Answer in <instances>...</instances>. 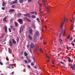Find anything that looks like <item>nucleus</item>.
<instances>
[{"label": "nucleus", "instance_id": "f257e3e1", "mask_svg": "<svg viewBox=\"0 0 75 75\" xmlns=\"http://www.w3.org/2000/svg\"><path fill=\"white\" fill-rule=\"evenodd\" d=\"M42 3H43L45 7L46 8L47 13H50V9L48 7L46 3H45V2L47 1L46 0H42Z\"/></svg>", "mask_w": 75, "mask_h": 75}, {"label": "nucleus", "instance_id": "f03ea898", "mask_svg": "<svg viewBox=\"0 0 75 75\" xmlns=\"http://www.w3.org/2000/svg\"><path fill=\"white\" fill-rule=\"evenodd\" d=\"M40 36V33L39 32L36 30L35 32V35L34 36V38L36 37H39Z\"/></svg>", "mask_w": 75, "mask_h": 75}, {"label": "nucleus", "instance_id": "7ed1b4c3", "mask_svg": "<svg viewBox=\"0 0 75 75\" xmlns=\"http://www.w3.org/2000/svg\"><path fill=\"white\" fill-rule=\"evenodd\" d=\"M33 30H32V29H31L30 28H29V33L30 34H31V35H33Z\"/></svg>", "mask_w": 75, "mask_h": 75}, {"label": "nucleus", "instance_id": "20e7f679", "mask_svg": "<svg viewBox=\"0 0 75 75\" xmlns=\"http://www.w3.org/2000/svg\"><path fill=\"white\" fill-rule=\"evenodd\" d=\"M24 16H25L26 17H28L29 18H30V14L29 13H26L24 15Z\"/></svg>", "mask_w": 75, "mask_h": 75}, {"label": "nucleus", "instance_id": "39448f33", "mask_svg": "<svg viewBox=\"0 0 75 75\" xmlns=\"http://www.w3.org/2000/svg\"><path fill=\"white\" fill-rule=\"evenodd\" d=\"M35 46L34 45V43H32L30 44V48H34Z\"/></svg>", "mask_w": 75, "mask_h": 75}, {"label": "nucleus", "instance_id": "423d86ee", "mask_svg": "<svg viewBox=\"0 0 75 75\" xmlns=\"http://www.w3.org/2000/svg\"><path fill=\"white\" fill-rule=\"evenodd\" d=\"M24 26H22L21 27L19 31L20 33H21V31H23V29H24Z\"/></svg>", "mask_w": 75, "mask_h": 75}, {"label": "nucleus", "instance_id": "0eeeda50", "mask_svg": "<svg viewBox=\"0 0 75 75\" xmlns=\"http://www.w3.org/2000/svg\"><path fill=\"white\" fill-rule=\"evenodd\" d=\"M18 21L21 24H23V20L21 19H18Z\"/></svg>", "mask_w": 75, "mask_h": 75}, {"label": "nucleus", "instance_id": "6e6552de", "mask_svg": "<svg viewBox=\"0 0 75 75\" xmlns=\"http://www.w3.org/2000/svg\"><path fill=\"white\" fill-rule=\"evenodd\" d=\"M24 20H26L27 21H29V22H31V20L29 19L28 18H27V17H25L24 18Z\"/></svg>", "mask_w": 75, "mask_h": 75}, {"label": "nucleus", "instance_id": "1a4fd4ad", "mask_svg": "<svg viewBox=\"0 0 75 75\" xmlns=\"http://www.w3.org/2000/svg\"><path fill=\"white\" fill-rule=\"evenodd\" d=\"M62 34H63V36H64V35H65V30L62 29Z\"/></svg>", "mask_w": 75, "mask_h": 75}, {"label": "nucleus", "instance_id": "9d476101", "mask_svg": "<svg viewBox=\"0 0 75 75\" xmlns=\"http://www.w3.org/2000/svg\"><path fill=\"white\" fill-rule=\"evenodd\" d=\"M28 38H29V39L30 40H33V38H32V37L31 36V35H29L28 36Z\"/></svg>", "mask_w": 75, "mask_h": 75}, {"label": "nucleus", "instance_id": "9b49d317", "mask_svg": "<svg viewBox=\"0 0 75 75\" xmlns=\"http://www.w3.org/2000/svg\"><path fill=\"white\" fill-rule=\"evenodd\" d=\"M7 16H5L3 19V21H4V22H7Z\"/></svg>", "mask_w": 75, "mask_h": 75}, {"label": "nucleus", "instance_id": "f8f14e48", "mask_svg": "<svg viewBox=\"0 0 75 75\" xmlns=\"http://www.w3.org/2000/svg\"><path fill=\"white\" fill-rule=\"evenodd\" d=\"M75 64H73V66L71 65V68L73 69V70H75Z\"/></svg>", "mask_w": 75, "mask_h": 75}, {"label": "nucleus", "instance_id": "ddd939ff", "mask_svg": "<svg viewBox=\"0 0 75 75\" xmlns=\"http://www.w3.org/2000/svg\"><path fill=\"white\" fill-rule=\"evenodd\" d=\"M64 24V22H62V23H60V27L61 28H62Z\"/></svg>", "mask_w": 75, "mask_h": 75}, {"label": "nucleus", "instance_id": "4468645a", "mask_svg": "<svg viewBox=\"0 0 75 75\" xmlns=\"http://www.w3.org/2000/svg\"><path fill=\"white\" fill-rule=\"evenodd\" d=\"M7 4V2H3L2 3V6H3V7L4 6H5V4Z\"/></svg>", "mask_w": 75, "mask_h": 75}, {"label": "nucleus", "instance_id": "2eb2a0df", "mask_svg": "<svg viewBox=\"0 0 75 75\" xmlns=\"http://www.w3.org/2000/svg\"><path fill=\"white\" fill-rule=\"evenodd\" d=\"M30 14H34L35 13V15H37V13L36 12H30Z\"/></svg>", "mask_w": 75, "mask_h": 75}, {"label": "nucleus", "instance_id": "dca6fc26", "mask_svg": "<svg viewBox=\"0 0 75 75\" xmlns=\"http://www.w3.org/2000/svg\"><path fill=\"white\" fill-rule=\"evenodd\" d=\"M9 45H10V47H12V45H13L12 44V43H11V40H10L9 41Z\"/></svg>", "mask_w": 75, "mask_h": 75}, {"label": "nucleus", "instance_id": "f3484780", "mask_svg": "<svg viewBox=\"0 0 75 75\" xmlns=\"http://www.w3.org/2000/svg\"><path fill=\"white\" fill-rule=\"evenodd\" d=\"M12 42L13 44H16V41H15V40H14V39H12Z\"/></svg>", "mask_w": 75, "mask_h": 75}, {"label": "nucleus", "instance_id": "a211bd4d", "mask_svg": "<svg viewBox=\"0 0 75 75\" xmlns=\"http://www.w3.org/2000/svg\"><path fill=\"white\" fill-rule=\"evenodd\" d=\"M31 27H32L34 29H35V26L34 25H33L31 26Z\"/></svg>", "mask_w": 75, "mask_h": 75}, {"label": "nucleus", "instance_id": "6ab92c4d", "mask_svg": "<svg viewBox=\"0 0 75 75\" xmlns=\"http://www.w3.org/2000/svg\"><path fill=\"white\" fill-rule=\"evenodd\" d=\"M15 3H17V0H16L13 2V4H15Z\"/></svg>", "mask_w": 75, "mask_h": 75}, {"label": "nucleus", "instance_id": "aec40b11", "mask_svg": "<svg viewBox=\"0 0 75 75\" xmlns=\"http://www.w3.org/2000/svg\"><path fill=\"white\" fill-rule=\"evenodd\" d=\"M9 12H12L13 11H14V9H10L9 10Z\"/></svg>", "mask_w": 75, "mask_h": 75}, {"label": "nucleus", "instance_id": "412c9836", "mask_svg": "<svg viewBox=\"0 0 75 75\" xmlns=\"http://www.w3.org/2000/svg\"><path fill=\"white\" fill-rule=\"evenodd\" d=\"M19 1L20 3H23L24 1V0H19Z\"/></svg>", "mask_w": 75, "mask_h": 75}, {"label": "nucleus", "instance_id": "4be33fe9", "mask_svg": "<svg viewBox=\"0 0 75 75\" xmlns=\"http://www.w3.org/2000/svg\"><path fill=\"white\" fill-rule=\"evenodd\" d=\"M15 24L16 27H17L18 26V23H17V22H15Z\"/></svg>", "mask_w": 75, "mask_h": 75}, {"label": "nucleus", "instance_id": "5701e85b", "mask_svg": "<svg viewBox=\"0 0 75 75\" xmlns=\"http://www.w3.org/2000/svg\"><path fill=\"white\" fill-rule=\"evenodd\" d=\"M64 21H65V22H66V21H67V18L66 17H64Z\"/></svg>", "mask_w": 75, "mask_h": 75}, {"label": "nucleus", "instance_id": "b1692460", "mask_svg": "<svg viewBox=\"0 0 75 75\" xmlns=\"http://www.w3.org/2000/svg\"><path fill=\"white\" fill-rule=\"evenodd\" d=\"M8 52L10 54H11V49L10 48L8 49Z\"/></svg>", "mask_w": 75, "mask_h": 75}, {"label": "nucleus", "instance_id": "393cba45", "mask_svg": "<svg viewBox=\"0 0 75 75\" xmlns=\"http://www.w3.org/2000/svg\"><path fill=\"white\" fill-rule=\"evenodd\" d=\"M24 55H25V57H27V55H28V54L27 52H25Z\"/></svg>", "mask_w": 75, "mask_h": 75}, {"label": "nucleus", "instance_id": "a878e982", "mask_svg": "<svg viewBox=\"0 0 75 75\" xmlns=\"http://www.w3.org/2000/svg\"><path fill=\"white\" fill-rule=\"evenodd\" d=\"M14 65H16V64H9V67H11V66H14Z\"/></svg>", "mask_w": 75, "mask_h": 75}, {"label": "nucleus", "instance_id": "bb28decb", "mask_svg": "<svg viewBox=\"0 0 75 75\" xmlns=\"http://www.w3.org/2000/svg\"><path fill=\"white\" fill-rule=\"evenodd\" d=\"M40 52H41V53H42L43 52L42 51V48L40 49Z\"/></svg>", "mask_w": 75, "mask_h": 75}, {"label": "nucleus", "instance_id": "cd10ccee", "mask_svg": "<svg viewBox=\"0 0 75 75\" xmlns=\"http://www.w3.org/2000/svg\"><path fill=\"white\" fill-rule=\"evenodd\" d=\"M5 31L6 33H7V26H6L5 27Z\"/></svg>", "mask_w": 75, "mask_h": 75}, {"label": "nucleus", "instance_id": "c85d7f7f", "mask_svg": "<svg viewBox=\"0 0 75 75\" xmlns=\"http://www.w3.org/2000/svg\"><path fill=\"white\" fill-rule=\"evenodd\" d=\"M68 59V61L69 62H71V58H69V57L67 58Z\"/></svg>", "mask_w": 75, "mask_h": 75}, {"label": "nucleus", "instance_id": "c756f323", "mask_svg": "<svg viewBox=\"0 0 75 75\" xmlns=\"http://www.w3.org/2000/svg\"><path fill=\"white\" fill-rule=\"evenodd\" d=\"M32 18H35V17H36V16L35 15H33L32 16Z\"/></svg>", "mask_w": 75, "mask_h": 75}, {"label": "nucleus", "instance_id": "7c9ffc66", "mask_svg": "<svg viewBox=\"0 0 75 75\" xmlns=\"http://www.w3.org/2000/svg\"><path fill=\"white\" fill-rule=\"evenodd\" d=\"M46 57L47 58L49 59L50 58V57H49V56H48V54H46Z\"/></svg>", "mask_w": 75, "mask_h": 75}, {"label": "nucleus", "instance_id": "2f4dec72", "mask_svg": "<svg viewBox=\"0 0 75 75\" xmlns=\"http://www.w3.org/2000/svg\"><path fill=\"white\" fill-rule=\"evenodd\" d=\"M19 38L18 37L16 39L17 42H18V41H19Z\"/></svg>", "mask_w": 75, "mask_h": 75}, {"label": "nucleus", "instance_id": "473e14b6", "mask_svg": "<svg viewBox=\"0 0 75 75\" xmlns=\"http://www.w3.org/2000/svg\"><path fill=\"white\" fill-rule=\"evenodd\" d=\"M73 29H74V27L73 26H72L71 28V31H72V30H73Z\"/></svg>", "mask_w": 75, "mask_h": 75}, {"label": "nucleus", "instance_id": "72a5a7b5", "mask_svg": "<svg viewBox=\"0 0 75 75\" xmlns=\"http://www.w3.org/2000/svg\"><path fill=\"white\" fill-rule=\"evenodd\" d=\"M18 16H21V13H19L18 14Z\"/></svg>", "mask_w": 75, "mask_h": 75}, {"label": "nucleus", "instance_id": "f704fd0d", "mask_svg": "<svg viewBox=\"0 0 75 75\" xmlns=\"http://www.w3.org/2000/svg\"><path fill=\"white\" fill-rule=\"evenodd\" d=\"M27 60H28V62L29 63H30V62H31V61L30 60V59H27Z\"/></svg>", "mask_w": 75, "mask_h": 75}, {"label": "nucleus", "instance_id": "c9c22d12", "mask_svg": "<svg viewBox=\"0 0 75 75\" xmlns=\"http://www.w3.org/2000/svg\"><path fill=\"white\" fill-rule=\"evenodd\" d=\"M38 3L40 6H41L42 5V4H41V3L39 2V1H38Z\"/></svg>", "mask_w": 75, "mask_h": 75}, {"label": "nucleus", "instance_id": "e433bc0d", "mask_svg": "<svg viewBox=\"0 0 75 75\" xmlns=\"http://www.w3.org/2000/svg\"><path fill=\"white\" fill-rule=\"evenodd\" d=\"M31 65L32 66H33V65H34V63H33V62H32L31 63Z\"/></svg>", "mask_w": 75, "mask_h": 75}, {"label": "nucleus", "instance_id": "4c0bfd02", "mask_svg": "<svg viewBox=\"0 0 75 75\" xmlns=\"http://www.w3.org/2000/svg\"><path fill=\"white\" fill-rule=\"evenodd\" d=\"M41 11V9H40L39 10V12L40 13H42V11Z\"/></svg>", "mask_w": 75, "mask_h": 75}, {"label": "nucleus", "instance_id": "58836bf2", "mask_svg": "<svg viewBox=\"0 0 75 75\" xmlns=\"http://www.w3.org/2000/svg\"><path fill=\"white\" fill-rule=\"evenodd\" d=\"M59 42H62V40H61V39H59Z\"/></svg>", "mask_w": 75, "mask_h": 75}, {"label": "nucleus", "instance_id": "ea45409f", "mask_svg": "<svg viewBox=\"0 0 75 75\" xmlns=\"http://www.w3.org/2000/svg\"><path fill=\"white\" fill-rule=\"evenodd\" d=\"M36 20L38 21V22H40V20L39 19V18H37V19H36Z\"/></svg>", "mask_w": 75, "mask_h": 75}, {"label": "nucleus", "instance_id": "a19ab883", "mask_svg": "<svg viewBox=\"0 0 75 75\" xmlns=\"http://www.w3.org/2000/svg\"><path fill=\"white\" fill-rule=\"evenodd\" d=\"M14 7H15V5H13L11 6V8H14Z\"/></svg>", "mask_w": 75, "mask_h": 75}, {"label": "nucleus", "instance_id": "79ce46f5", "mask_svg": "<svg viewBox=\"0 0 75 75\" xmlns=\"http://www.w3.org/2000/svg\"><path fill=\"white\" fill-rule=\"evenodd\" d=\"M0 64L1 65H3V64L1 62H0Z\"/></svg>", "mask_w": 75, "mask_h": 75}, {"label": "nucleus", "instance_id": "37998d69", "mask_svg": "<svg viewBox=\"0 0 75 75\" xmlns=\"http://www.w3.org/2000/svg\"><path fill=\"white\" fill-rule=\"evenodd\" d=\"M4 37V35H1V38H3Z\"/></svg>", "mask_w": 75, "mask_h": 75}, {"label": "nucleus", "instance_id": "c03bdc74", "mask_svg": "<svg viewBox=\"0 0 75 75\" xmlns=\"http://www.w3.org/2000/svg\"><path fill=\"white\" fill-rule=\"evenodd\" d=\"M9 32H10V33H11V29H10V28H9Z\"/></svg>", "mask_w": 75, "mask_h": 75}, {"label": "nucleus", "instance_id": "a18cd8bd", "mask_svg": "<svg viewBox=\"0 0 75 75\" xmlns=\"http://www.w3.org/2000/svg\"><path fill=\"white\" fill-rule=\"evenodd\" d=\"M33 0H28V2H31Z\"/></svg>", "mask_w": 75, "mask_h": 75}, {"label": "nucleus", "instance_id": "49530a36", "mask_svg": "<svg viewBox=\"0 0 75 75\" xmlns=\"http://www.w3.org/2000/svg\"><path fill=\"white\" fill-rule=\"evenodd\" d=\"M70 38V35H69V36L67 37V39H69V38Z\"/></svg>", "mask_w": 75, "mask_h": 75}, {"label": "nucleus", "instance_id": "de8ad7c7", "mask_svg": "<svg viewBox=\"0 0 75 75\" xmlns=\"http://www.w3.org/2000/svg\"><path fill=\"white\" fill-rule=\"evenodd\" d=\"M60 62V63H61V64H64V62Z\"/></svg>", "mask_w": 75, "mask_h": 75}, {"label": "nucleus", "instance_id": "09e8293b", "mask_svg": "<svg viewBox=\"0 0 75 75\" xmlns=\"http://www.w3.org/2000/svg\"><path fill=\"white\" fill-rule=\"evenodd\" d=\"M6 60L7 61H9V59H8V57L6 58Z\"/></svg>", "mask_w": 75, "mask_h": 75}, {"label": "nucleus", "instance_id": "8fccbe9b", "mask_svg": "<svg viewBox=\"0 0 75 75\" xmlns=\"http://www.w3.org/2000/svg\"><path fill=\"white\" fill-rule=\"evenodd\" d=\"M71 45L72 46H74V45H75L74 44L72 43H71Z\"/></svg>", "mask_w": 75, "mask_h": 75}, {"label": "nucleus", "instance_id": "3c124183", "mask_svg": "<svg viewBox=\"0 0 75 75\" xmlns=\"http://www.w3.org/2000/svg\"><path fill=\"white\" fill-rule=\"evenodd\" d=\"M52 64H54V60H52Z\"/></svg>", "mask_w": 75, "mask_h": 75}, {"label": "nucleus", "instance_id": "603ef678", "mask_svg": "<svg viewBox=\"0 0 75 75\" xmlns=\"http://www.w3.org/2000/svg\"><path fill=\"white\" fill-rule=\"evenodd\" d=\"M2 10H5V8L4 7H2Z\"/></svg>", "mask_w": 75, "mask_h": 75}, {"label": "nucleus", "instance_id": "864d4df0", "mask_svg": "<svg viewBox=\"0 0 75 75\" xmlns=\"http://www.w3.org/2000/svg\"><path fill=\"white\" fill-rule=\"evenodd\" d=\"M73 21H75V18H73Z\"/></svg>", "mask_w": 75, "mask_h": 75}, {"label": "nucleus", "instance_id": "5fc2aeb1", "mask_svg": "<svg viewBox=\"0 0 75 75\" xmlns=\"http://www.w3.org/2000/svg\"><path fill=\"white\" fill-rule=\"evenodd\" d=\"M10 28L11 29H13V26H10Z\"/></svg>", "mask_w": 75, "mask_h": 75}, {"label": "nucleus", "instance_id": "6e6d98bb", "mask_svg": "<svg viewBox=\"0 0 75 75\" xmlns=\"http://www.w3.org/2000/svg\"><path fill=\"white\" fill-rule=\"evenodd\" d=\"M44 21V19H43L42 20V22H43Z\"/></svg>", "mask_w": 75, "mask_h": 75}, {"label": "nucleus", "instance_id": "4d7b16f0", "mask_svg": "<svg viewBox=\"0 0 75 75\" xmlns=\"http://www.w3.org/2000/svg\"><path fill=\"white\" fill-rule=\"evenodd\" d=\"M25 63H27V61L26 60H25Z\"/></svg>", "mask_w": 75, "mask_h": 75}, {"label": "nucleus", "instance_id": "13d9d810", "mask_svg": "<svg viewBox=\"0 0 75 75\" xmlns=\"http://www.w3.org/2000/svg\"><path fill=\"white\" fill-rule=\"evenodd\" d=\"M10 21L11 23L12 22H13V20L12 19H11Z\"/></svg>", "mask_w": 75, "mask_h": 75}, {"label": "nucleus", "instance_id": "bf43d9fd", "mask_svg": "<svg viewBox=\"0 0 75 75\" xmlns=\"http://www.w3.org/2000/svg\"><path fill=\"white\" fill-rule=\"evenodd\" d=\"M28 67L29 68H30V66L29 65H28Z\"/></svg>", "mask_w": 75, "mask_h": 75}, {"label": "nucleus", "instance_id": "052dcab7", "mask_svg": "<svg viewBox=\"0 0 75 75\" xmlns=\"http://www.w3.org/2000/svg\"><path fill=\"white\" fill-rule=\"evenodd\" d=\"M72 39H73V38L72 37H71L70 38V40H72Z\"/></svg>", "mask_w": 75, "mask_h": 75}, {"label": "nucleus", "instance_id": "680f3d73", "mask_svg": "<svg viewBox=\"0 0 75 75\" xmlns=\"http://www.w3.org/2000/svg\"><path fill=\"white\" fill-rule=\"evenodd\" d=\"M30 52H31V53H32V52L31 51V49H30Z\"/></svg>", "mask_w": 75, "mask_h": 75}, {"label": "nucleus", "instance_id": "e2e57ef3", "mask_svg": "<svg viewBox=\"0 0 75 75\" xmlns=\"http://www.w3.org/2000/svg\"><path fill=\"white\" fill-rule=\"evenodd\" d=\"M32 58H33V60H34H34H35V59H34V57H32Z\"/></svg>", "mask_w": 75, "mask_h": 75}, {"label": "nucleus", "instance_id": "0e129e2a", "mask_svg": "<svg viewBox=\"0 0 75 75\" xmlns=\"http://www.w3.org/2000/svg\"><path fill=\"white\" fill-rule=\"evenodd\" d=\"M36 55H40V54H39V53H36Z\"/></svg>", "mask_w": 75, "mask_h": 75}, {"label": "nucleus", "instance_id": "69168bd1", "mask_svg": "<svg viewBox=\"0 0 75 75\" xmlns=\"http://www.w3.org/2000/svg\"><path fill=\"white\" fill-rule=\"evenodd\" d=\"M44 45H45L46 44V42H44L43 43Z\"/></svg>", "mask_w": 75, "mask_h": 75}, {"label": "nucleus", "instance_id": "338daca9", "mask_svg": "<svg viewBox=\"0 0 75 75\" xmlns=\"http://www.w3.org/2000/svg\"><path fill=\"white\" fill-rule=\"evenodd\" d=\"M69 21H71V22L72 21V20H71V19H69Z\"/></svg>", "mask_w": 75, "mask_h": 75}, {"label": "nucleus", "instance_id": "774afa93", "mask_svg": "<svg viewBox=\"0 0 75 75\" xmlns=\"http://www.w3.org/2000/svg\"><path fill=\"white\" fill-rule=\"evenodd\" d=\"M47 62H50V60H48L47 61Z\"/></svg>", "mask_w": 75, "mask_h": 75}]
</instances>
